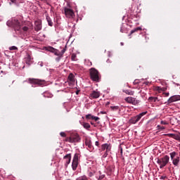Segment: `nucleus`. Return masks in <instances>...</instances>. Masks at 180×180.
I'll list each match as a JSON object with an SVG mask.
<instances>
[{
    "label": "nucleus",
    "mask_w": 180,
    "mask_h": 180,
    "mask_svg": "<svg viewBox=\"0 0 180 180\" xmlns=\"http://www.w3.org/2000/svg\"><path fill=\"white\" fill-rule=\"evenodd\" d=\"M68 83L70 86L74 85L75 84V76L72 73H70L68 77Z\"/></svg>",
    "instance_id": "nucleus-10"
},
{
    "label": "nucleus",
    "mask_w": 180,
    "mask_h": 180,
    "mask_svg": "<svg viewBox=\"0 0 180 180\" xmlns=\"http://www.w3.org/2000/svg\"><path fill=\"white\" fill-rule=\"evenodd\" d=\"M67 50V46H65L62 51H61V53H60V57H61V56H63V54H64V53H65Z\"/></svg>",
    "instance_id": "nucleus-32"
},
{
    "label": "nucleus",
    "mask_w": 180,
    "mask_h": 180,
    "mask_svg": "<svg viewBox=\"0 0 180 180\" xmlns=\"http://www.w3.org/2000/svg\"><path fill=\"white\" fill-rule=\"evenodd\" d=\"M85 144L87 146L89 151H94V146H92V142H91V140L86 139Z\"/></svg>",
    "instance_id": "nucleus-14"
},
{
    "label": "nucleus",
    "mask_w": 180,
    "mask_h": 180,
    "mask_svg": "<svg viewBox=\"0 0 180 180\" xmlns=\"http://www.w3.org/2000/svg\"><path fill=\"white\" fill-rule=\"evenodd\" d=\"M28 82H30L32 85H39L40 86L41 85H44V81L39 79L29 78Z\"/></svg>",
    "instance_id": "nucleus-6"
},
{
    "label": "nucleus",
    "mask_w": 180,
    "mask_h": 180,
    "mask_svg": "<svg viewBox=\"0 0 180 180\" xmlns=\"http://www.w3.org/2000/svg\"><path fill=\"white\" fill-rule=\"evenodd\" d=\"M167 136H168V137H172V139H174V140H177V141H180V133L167 134Z\"/></svg>",
    "instance_id": "nucleus-13"
},
{
    "label": "nucleus",
    "mask_w": 180,
    "mask_h": 180,
    "mask_svg": "<svg viewBox=\"0 0 180 180\" xmlns=\"http://www.w3.org/2000/svg\"><path fill=\"white\" fill-rule=\"evenodd\" d=\"M22 30H23V32H27V30H29V27H22Z\"/></svg>",
    "instance_id": "nucleus-37"
},
{
    "label": "nucleus",
    "mask_w": 180,
    "mask_h": 180,
    "mask_svg": "<svg viewBox=\"0 0 180 180\" xmlns=\"http://www.w3.org/2000/svg\"><path fill=\"white\" fill-rule=\"evenodd\" d=\"M158 100V97H149L148 98V102H157V101Z\"/></svg>",
    "instance_id": "nucleus-24"
},
{
    "label": "nucleus",
    "mask_w": 180,
    "mask_h": 180,
    "mask_svg": "<svg viewBox=\"0 0 180 180\" xmlns=\"http://www.w3.org/2000/svg\"><path fill=\"white\" fill-rule=\"evenodd\" d=\"M82 126L84 129H86V130H89V129H91V124L88 122H83Z\"/></svg>",
    "instance_id": "nucleus-22"
},
{
    "label": "nucleus",
    "mask_w": 180,
    "mask_h": 180,
    "mask_svg": "<svg viewBox=\"0 0 180 180\" xmlns=\"http://www.w3.org/2000/svg\"><path fill=\"white\" fill-rule=\"evenodd\" d=\"M108 155H109V151L105 150V153L102 156V158H106V157H108Z\"/></svg>",
    "instance_id": "nucleus-31"
},
{
    "label": "nucleus",
    "mask_w": 180,
    "mask_h": 180,
    "mask_svg": "<svg viewBox=\"0 0 180 180\" xmlns=\"http://www.w3.org/2000/svg\"><path fill=\"white\" fill-rule=\"evenodd\" d=\"M79 157H81V155L79 153H75L73 157L72 162V168L73 171H76L77 168H78V161H79Z\"/></svg>",
    "instance_id": "nucleus-4"
},
{
    "label": "nucleus",
    "mask_w": 180,
    "mask_h": 180,
    "mask_svg": "<svg viewBox=\"0 0 180 180\" xmlns=\"http://www.w3.org/2000/svg\"><path fill=\"white\" fill-rule=\"evenodd\" d=\"M124 101L127 102V103H131V105H139L140 103V100H136V98L133 97H127L125 98Z\"/></svg>",
    "instance_id": "nucleus-8"
},
{
    "label": "nucleus",
    "mask_w": 180,
    "mask_h": 180,
    "mask_svg": "<svg viewBox=\"0 0 180 180\" xmlns=\"http://www.w3.org/2000/svg\"><path fill=\"white\" fill-rule=\"evenodd\" d=\"M176 101H180V96L176 95L170 97L168 99V103H172V102H176Z\"/></svg>",
    "instance_id": "nucleus-12"
},
{
    "label": "nucleus",
    "mask_w": 180,
    "mask_h": 180,
    "mask_svg": "<svg viewBox=\"0 0 180 180\" xmlns=\"http://www.w3.org/2000/svg\"><path fill=\"white\" fill-rule=\"evenodd\" d=\"M46 20L48 22L49 26H51V27H53V21H51V18H50V16H49V15H46Z\"/></svg>",
    "instance_id": "nucleus-21"
},
{
    "label": "nucleus",
    "mask_w": 180,
    "mask_h": 180,
    "mask_svg": "<svg viewBox=\"0 0 180 180\" xmlns=\"http://www.w3.org/2000/svg\"><path fill=\"white\" fill-rule=\"evenodd\" d=\"M173 164L176 167L178 166V164H179V158H177L173 159Z\"/></svg>",
    "instance_id": "nucleus-25"
},
{
    "label": "nucleus",
    "mask_w": 180,
    "mask_h": 180,
    "mask_svg": "<svg viewBox=\"0 0 180 180\" xmlns=\"http://www.w3.org/2000/svg\"><path fill=\"white\" fill-rule=\"evenodd\" d=\"M175 155H176V152H172L170 153V158L171 160H174V158H175Z\"/></svg>",
    "instance_id": "nucleus-30"
},
{
    "label": "nucleus",
    "mask_w": 180,
    "mask_h": 180,
    "mask_svg": "<svg viewBox=\"0 0 180 180\" xmlns=\"http://www.w3.org/2000/svg\"><path fill=\"white\" fill-rule=\"evenodd\" d=\"M91 98L93 99H97V98H99L101 96V93L99 91H94L90 94Z\"/></svg>",
    "instance_id": "nucleus-15"
},
{
    "label": "nucleus",
    "mask_w": 180,
    "mask_h": 180,
    "mask_svg": "<svg viewBox=\"0 0 180 180\" xmlns=\"http://www.w3.org/2000/svg\"><path fill=\"white\" fill-rule=\"evenodd\" d=\"M157 90H158V91H165V89H161V87L158 86V87H157Z\"/></svg>",
    "instance_id": "nucleus-40"
},
{
    "label": "nucleus",
    "mask_w": 180,
    "mask_h": 180,
    "mask_svg": "<svg viewBox=\"0 0 180 180\" xmlns=\"http://www.w3.org/2000/svg\"><path fill=\"white\" fill-rule=\"evenodd\" d=\"M11 2H12V4H15L16 2V0H11Z\"/></svg>",
    "instance_id": "nucleus-46"
},
{
    "label": "nucleus",
    "mask_w": 180,
    "mask_h": 180,
    "mask_svg": "<svg viewBox=\"0 0 180 180\" xmlns=\"http://www.w3.org/2000/svg\"><path fill=\"white\" fill-rule=\"evenodd\" d=\"M60 136H61V137H67V134H65V132H60Z\"/></svg>",
    "instance_id": "nucleus-33"
},
{
    "label": "nucleus",
    "mask_w": 180,
    "mask_h": 180,
    "mask_svg": "<svg viewBox=\"0 0 180 180\" xmlns=\"http://www.w3.org/2000/svg\"><path fill=\"white\" fill-rule=\"evenodd\" d=\"M65 141H68V143H71V136L70 137H67L65 139Z\"/></svg>",
    "instance_id": "nucleus-36"
},
{
    "label": "nucleus",
    "mask_w": 180,
    "mask_h": 180,
    "mask_svg": "<svg viewBox=\"0 0 180 180\" xmlns=\"http://www.w3.org/2000/svg\"><path fill=\"white\" fill-rule=\"evenodd\" d=\"M161 129H162V130H164V129H165V127H162Z\"/></svg>",
    "instance_id": "nucleus-52"
},
{
    "label": "nucleus",
    "mask_w": 180,
    "mask_h": 180,
    "mask_svg": "<svg viewBox=\"0 0 180 180\" xmlns=\"http://www.w3.org/2000/svg\"><path fill=\"white\" fill-rule=\"evenodd\" d=\"M76 180H88L86 176H81L78 177Z\"/></svg>",
    "instance_id": "nucleus-28"
},
{
    "label": "nucleus",
    "mask_w": 180,
    "mask_h": 180,
    "mask_svg": "<svg viewBox=\"0 0 180 180\" xmlns=\"http://www.w3.org/2000/svg\"><path fill=\"white\" fill-rule=\"evenodd\" d=\"M169 162V156L165 155L162 158H158L157 163L160 166V169H162Z\"/></svg>",
    "instance_id": "nucleus-2"
},
{
    "label": "nucleus",
    "mask_w": 180,
    "mask_h": 180,
    "mask_svg": "<svg viewBox=\"0 0 180 180\" xmlns=\"http://www.w3.org/2000/svg\"><path fill=\"white\" fill-rule=\"evenodd\" d=\"M13 82H15V81H13L12 82H6V85H8V88H11V86L12 85V84H13Z\"/></svg>",
    "instance_id": "nucleus-34"
},
{
    "label": "nucleus",
    "mask_w": 180,
    "mask_h": 180,
    "mask_svg": "<svg viewBox=\"0 0 180 180\" xmlns=\"http://www.w3.org/2000/svg\"><path fill=\"white\" fill-rule=\"evenodd\" d=\"M90 77L92 81L95 82H99V71L94 68L89 70Z\"/></svg>",
    "instance_id": "nucleus-3"
},
{
    "label": "nucleus",
    "mask_w": 180,
    "mask_h": 180,
    "mask_svg": "<svg viewBox=\"0 0 180 180\" xmlns=\"http://www.w3.org/2000/svg\"><path fill=\"white\" fill-rule=\"evenodd\" d=\"M64 13L66 16V18H74V16H75V13H74V11H72V9L71 8H68L67 7L64 8Z\"/></svg>",
    "instance_id": "nucleus-7"
},
{
    "label": "nucleus",
    "mask_w": 180,
    "mask_h": 180,
    "mask_svg": "<svg viewBox=\"0 0 180 180\" xmlns=\"http://www.w3.org/2000/svg\"><path fill=\"white\" fill-rule=\"evenodd\" d=\"M134 84H139V82H137V80H135V81L134 82Z\"/></svg>",
    "instance_id": "nucleus-49"
},
{
    "label": "nucleus",
    "mask_w": 180,
    "mask_h": 180,
    "mask_svg": "<svg viewBox=\"0 0 180 180\" xmlns=\"http://www.w3.org/2000/svg\"><path fill=\"white\" fill-rule=\"evenodd\" d=\"M96 178L98 179V180H102L103 179V178H105V174H102V172H98L96 174Z\"/></svg>",
    "instance_id": "nucleus-20"
},
{
    "label": "nucleus",
    "mask_w": 180,
    "mask_h": 180,
    "mask_svg": "<svg viewBox=\"0 0 180 180\" xmlns=\"http://www.w3.org/2000/svg\"><path fill=\"white\" fill-rule=\"evenodd\" d=\"M165 96H169V93H165Z\"/></svg>",
    "instance_id": "nucleus-47"
},
{
    "label": "nucleus",
    "mask_w": 180,
    "mask_h": 180,
    "mask_svg": "<svg viewBox=\"0 0 180 180\" xmlns=\"http://www.w3.org/2000/svg\"><path fill=\"white\" fill-rule=\"evenodd\" d=\"M110 109L114 112H116V110H119V112H120V107L117 105L110 106Z\"/></svg>",
    "instance_id": "nucleus-23"
},
{
    "label": "nucleus",
    "mask_w": 180,
    "mask_h": 180,
    "mask_svg": "<svg viewBox=\"0 0 180 180\" xmlns=\"http://www.w3.org/2000/svg\"><path fill=\"white\" fill-rule=\"evenodd\" d=\"M95 144L97 147H98L99 146V141H96Z\"/></svg>",
    "instance_id": "nucleus-44"
},
{
    "label": "nucleus",
    "mask_w": 180,
    "mask_h": 180,
    "mask_svg": "<svg viewBox=\"0 0 180 180\" xmlns=\"http://www.w3.org/2000/svg\"><path fill=\"white\" fill-rule=\"evenodd\" d=\"M71 143H80L81 137L78 134H74L70 136Z\"/></svg>",
    "instance_id": "nucleus-9"
},
{
    "label": "nucleus",
    "mask_w": 180,
    "mask_h": 180,
    "mask_svg": "<svg viewBox=\"0 0 180 180\" xmlns=\"http://www.w3.org/2000/svg\"><path fill=\"white\" fill-rule=\"evenodd\" d=\"M64 160H66L65 161V165H68L70 162H71V153L67 154L64 156Z\"/></svg>",
    "instance_id": "nucleus-17"
},
{
    "label": "nucleus",
    "mask_w": 180,
    "mask_h": 180,
    "mask_svg": "<svg viewBox=\"0 0 180 180\" xmlns=\"http://www.w3.org/2000/svg\"><path fill=\"white\" fill-rule=\"evenodd\" d=\"M90 123H91V124H92V126H94V127H96V124H95V123H94L92 122H91Z\"/></svg>",
    "instance_id": "nucleus-43"
},
{
    "label": "nucleus",
    "mask_w": 180,
    "mask_h": 180,
    "mask_svg": "<svg viewBox=\"0 0 180 180\" xmlns=\"http://www.w3.org/2000/svg\"><path fill=\"white\" fill-rule=\"evenodd\" d=\"M72 61H77V54L72 53L71 56Z\"/></svg>",
    "instance_id": "nucleus-29"
},
{
    "label": "nucleus",
    "mask_w": 180,
    "mask_h": 180,
    "mask_svg": "<svg viewBox=\"0 0 180 180\" xmlns=\"http://www.w3.org/2000/svg\"><path fill=\"white\" fill-rule=\"evenodd\" d=\"M99 117H96L94 116V117H93V120H95V122H98V120H99Z\"/></svg>",
    "instance_id": "nucleus-38"
},
{
    "label": "nucleus",
    "mask_w": 180,
    "mask_h": 180,
    "mask_svg": "<svg viewBox=\"0 0 180 180\" xmlns=\"http://www.w3.org/2000/svg\"><path fill=\"white\" fill-rule=\"evenodd\" d=\"M129 95H133V92L132 91H130Z\"/></svg>",
    "instance_id": "nucleus-50"
},
{
    "label": "nucleus",
    "mask_w": 180,
    "mask_h": 180,
    "mask_svg": "<svg viewBox=\"0 0 180 180\" xmlns=\"http://www.w3.org/2000/svg\"><path fill=\"white\" fill-rule=\"evenodd\" d=\"M165 178H167V176H162L160 177V179H165Z\"/></svg>",
    "instance_id": "nucleus-45"
},
{
    "label": "nucleus",
    "mask_w": 180,
    "mask_h": 180,
    "mask_svg": "<svg viewBox=\"0 0 180 180\" xmlns=\"http://www.w3.org/2000/svg\"><path fill=\"white\" fill-rule=\"evenodd\" d=\"M78 94H79V91H76V94L78 95Z\"/></svg>",
    "instance_id": "nucleus-51"
},
{
    "label": "nucleus",
    "mask_w": 180,
    "mask_h": 180,
    "mask_svg": "<svg viewBox=\"0 0 180 180\" xmlns=\"http://www.w3.org/2000/svg\"><path fill=\"white\" fill-rule=\"evenodd\" d=\"M27 61L26 62V64H28V65H30V61L32 60V56H30V55H27Z\"/></svg>",
    "instance_id": "nucleus-27"
},
{
    "label": "nucleus",
    "mask_w": 180,
    "mask_h": 180,
    "mask_svg": "<svg viewBox=\"0 0 180 180\" xmlns=\"http://www.w3.org/2000/svg\"><path fill=\"white\" fill-rule=\"evenodd\" d=\"M34 25V30H36V32H39L41 29V22L35 21Z\"/></svg>",
    "instance_id": "nucleus-16"
},
{
    "label": "nucleus",
    "mask_w": 180,
    "mask_h": 180,
    "mask_svg": "<svg viewBox=\"0 0 180 180\" xmlns=\"http://www.w3.org/2000/svg\"><path fill=\"white\" fill-rule=\"evenodd\" d=\"M141 30H143L141 27H138L131 31L129 36H131V34H133V33H136V32H141Z\"/></svg>",
    "instance_id": "nucleus-19"
},
{
    "label": "nucleus",
    "mask_w": 180,
    "mask_h": 180,
    "mask_svg": "<svg viewBox=\"0 0 180 180\" xmlns=\"http://www.w3.org/2000/svg\"><path fill=\"white\" fill-rule=\"evenodd\" d=\"M110 146L108 143H105V144H103L102 146H101V149L103 150V151H110Z\"/></svg>",
    "instance_id": "nucleus-18"
},
{
    "label": "nucleus",
    "mask_w": 180,
    "mask_h": 180,
    "mask_svg": "<svg viewBox=\"0 0 180 180\" xmlns=\"http://www.w3.org/2000/svg\"><path fill=\"white\" fill-rule=\"evenodd\" d=\"M120 32L121 33H124V28L123 27H121Z\"/></svg>",
    "instance_id": "nucleus-41"
},
{
    "label": "nucleus",
    "mask_w": 180,
    "mask_h": 180,
    "mask_svg": "<svg viewBox=\"0 0 180 180\" xmlns=\"http://www.w3.org/2000/svg\"><path fill=\"white\" fill-rule=\"evenodd\" d=\"M145 84H146V85H150V82H146Z\"/></svg>",
    "instance_id": "nucleus-48"
},
{
    "label": "nucleus",
    "mask_w": 180,
    "mask_h": 180,
    "mask_svg": "<svg viewBox=\"0 0 180 180\" xmlns=\"http://www.w3.org/2000/svg\"><path fill=\"white\" fill-rule=\"evenodd\" d=\"M6 25L8 26V27H13L15 32H20L22 30V27H20V22H19V20L16 18L8 20L6 22Z\"/></svg>",
    "instance_id": "nucleus-1"
},
{
    "label": "nucleus",
    "mask_w": 180,
    "mask_h": 180,
    "mask_svg": "<svg viewBox=\"0 0 180 180\" xmlns=\"http://www.w3.org/2000/svg\"><path fill=\"white\" fill-rule=\"evenodd\" d=\"M9 50L12 51V50H18V47L15 46H11L9 48Z\"/></svg>",
    "instance_id": "nucleus-35"
},
{
    "label": "nucleus",
    "mask_w": 180,
    "mask_h": 180,
    "mask_svg": "<svg viewBox=\"0 0 180 180\" xmlns=\"http://www.w3.org/2000/svg\"><path fill=\"white\" fill-rule=\"evenodd\" d=\"M100 113H101V115H106L105 111H101Z\"/></svg>",
    "instance_id": "nucleus-42"
},
{
    "label": "nucleus",
    "mask_w": 180,
    "mask_h": 180,
    "mask_svg": "<svg viewBox=\"0 0 180 180\" xmlns=\"http://www.w3.org/2000/svg\"><path fill=\"white\" fill-rule=\"evenodd\" d=\"M160 123H161V124H168V122L167 121H164V120L161 121Z\"/></svg>",
    "instance_id": "nucleus-39"
},
{
    "label": "nucleus",
    "mask_w": 180,
    "mask_h": 180,
    "mask_svg": "<svg viewBox=\"0 0 180 180\" xmlns=\"http://www.w3.org/2000/svg\"><path fill=\"white\" fill-rule=\"evenodd\" d=\"M147 112H141L139 115L135 116V117H132L130 120H129V123L131 124H136V123H137L140 119H141V117H143V116H144V115H146Z\"/></svg>",
    "instance_id": "nucleus-5"
},
{
    "label": "nucleus",
    "mask_w": 180,
    "mask_h": 180,
    "mask_svg": "<svg viewBox=\"0 0 180 180\" xmlns=\"http://www.w3.org/2000/svg\"><path fill=\"white\" fill-rule=\"evenodd\" d=\"M95 116L91 115V114H88L86 115V119H87V120H94V117Z\"/></svg>",
    "instance_id": "nucleus-26"
},
{
    "label": "nucleus",
    "mask_w": 180,
    "mask_h": 180,
    "mask_svg": "<svg viewBox=\"0 0 180 180\" xmlns=\"http://www.w3.org/2000/svg\"><path fill=\"white\" fill-rule=\"evenodd\" d=\"M46 50L48 51H50L51 53H53L55 54V56H58V57H60V51H58V50L54 49L53 46H48Z\"/></svg>",
    "instance_id": "nucleus-11"
}]
</instances>
